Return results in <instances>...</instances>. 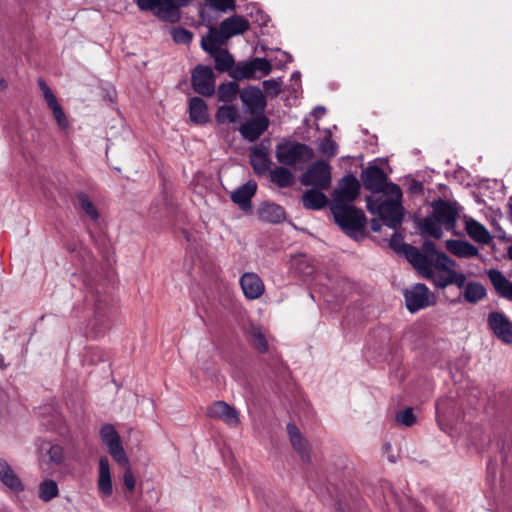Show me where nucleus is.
I'll list each match as a JSON object with an SVG mask.
<instances>
[{
	"label": "nucleus",
	"instance_id": "1",
	"mask_svg": "<svg viewBox=\"0 0 512 512\" xmlns=\"http://www.w3.org/2000/svg\"><path fill=\"white\" fill-rule=\"evenodd\" d=\"M385 193L390 198L378 203L376 207H374L371 198L368 197L367 207L370 212L377 213L385 225L396 229L401 225L404 217V208L401 204L403 194L400 187L395 183H389Z\"/></svg>",
	"mask_w": 512,
	"mask_h": 512
},
{
	"label": "nucleus",
	"instance_id": "39",
	"mask_svg": "<svg viewBox=\"0 0 512 512\" xmlns=\"http://www.w3.org/2000/svg\"><path fill=\"white\" fill-rule=\"evenodd\" d=\"M137 7L144 12H152L157 18L162 20L160 10L164 7L165 0H134Z\"/></svg>",
	"mask_w": 512,
	"mask_h": 512
},
{
	"label": "nucleus",
	"instance_id": "14",
	"mask_svg": "<svg viewBox=\"0 0 512 512\" xmlns=\"http://www.w3.org/2000/svg\"><path fill=\"white\" fill-rule=\"evenodd\" d=\"M362 182L365 189L374 193L384 192L387 190V176L378 166H369L361 174Z\"/></svg>",
	"mask_w": 512,
	"mask_h": 512
},
{
	"label": "nucleus",
	"instance_id": "26",
	"mask_svg": "<svg viewBox=\"0 0 512 512\" xmlns=\"http://www.w3.org/2000/svg\"><path fill=\"white\" fill-rule=\"evenodd\" d=\"M403 254L406 259L413 265V267L420 273L421 276L431 266V260L426 255L421 253L416 247L409 244L403 245Z\"/></svg>",
	"mask_w": 512,
	"mask_h": 512
},
{
	"label": "nucleus",
	"instance_id": "3",
	"mask_svg": "<svg viewBox=\"0 0 512 512\" xmlns=\"http://www.w3.org/2000/svg\"><path fill=\"white\" fill-rule=\"evenodd\" d=\"M275 156L278 162L288 166H295L310 161L314 153L305 144L286 142L277 145Z\"/></svg>",
	"mask_w": 512,
	"mask_h": 512
},
{
	"label": "nucleus",
	"instance_id": "55",
	"mask_svg": "<svg viewBox=\"0 0 512 512\" xmlns=\"http://www.w3.org/2000/svg\"><path fill=\"white\" fill-rule=\"evenodd\" d=\"M380 227H381V226H380V224H379V223H377V222H373V223L371 224V228H372V230H373V231H375V232H378V231L380 230Z\"/></svg>",
	"mask_w": 512,
	"mask_h": 512
},
{
	"label": "nucleus",
	"instance_id": "12",
	"mask_svg": "<svg viewBox=\"0 0 512 512\" xmlns=\"http://www.w3.org/2000/svg\"><path fill=\"white\" fill-rule=\"evenodd\" d=\"M38 85L40 90L42 91L43 97L53 113V116L57 122V125L60 129L66 130L69 127V121L65 112L63 111L61 105L58 103L56 96L46 84V82L42 79L38 80Z\"/></svg>",
	"mask_w": 512,
	"mask_h": 512
},
{
	"label": "nucleus",
	"instance_id": "28",
	"mask_svg": "<svg viewBox=\"0 0 512 512\" xmlns=\"http://www.w3.org/2000/svg\"><path fill=\"white\" fill-rule=\"evenodd\" d=\"M192 0H165L160 10L162 21L175 23L180 19V8L188 6Z\"/></svg>",
	"mask_w": 512,
	"mask_h": 512
},
{
	"label": "nucleus",
	"instance_id": "22",
	"mask_svg": "<svg viewBox=\"0 0 512 512\" xmlns=\"http://www.w3.org/2000/svg\"><path fill=\"white\" fill-rule=\"evenodd\" d=\"M217 29L226 41L234 35L246 32L249 29V22L242 16L234 15L222 21Z\"/></svg>",
	"mask_w": 512,
	"mask_h": 512
},
{
	"label": "nucleus",
	"instance_id": "56",
	"mask_svg": "<svg viewBox=\"0 0 512 512\" xmlns=\"http://www.w3.org/2000/svg\"><path fill=\"white\" fill-rule=\"evenodd\" d=\"M508 256L512 260V245L508 248Z\"/></svg>",
	"mask_w": 512,
	"mask_h": 512
},
{
	"label": "nucleus",
	"instance_id": "19",
	"mask_svg": "<svg viewBox=\"0 0 512 512\" xmlns=\"http://www.w3.org/2000/svg\"><path fill=\"white\" fill-rule=\"evenodd\" d=\"M287 433L293 449L299 454L301 460L305 463H309L311 461L310 445L300 430L296 425L288 423Z\"/></svg>",
	"mask_w": 512,
	"mask_h": 512
},
{
	"label": "nucleus",
	"instance_id": "18",
	"mask_svg": "<svg viewBox=\"0 0 512 512\" xmlns=\"http://www.w3.org/2000/svg\"><path fill=\"white\" fill-rule=\"evenodd\" d=\"M243 104L250 114H262L266 107V99L263 92L254 86H249L240 93Z\"/></svg>",
	"mask_w": 512,
	"mask_h": 512
},
{
	"label": "nucleus",
	"instance_id": "45",
	"mask_svg": "<svg viewBox=\"0 0 512 512\" xmlns=\"http://www.w3.org/2000/svg\"><path fill=\"white\" fill-rule=\"evenodd\" d=\"M205 2L209 7L221 12L235 9L234 0H205Z\"/></svg>",
	"mask_w": 512,
	"mask_h": 512
},
{
	"label": "nucleus",
	"instance_id": "31",
	"mask_svg": "<svg viewBox=\"0 0 512 512\" xmlns=\"http://www.w3.org/2000/svg\"><path fill=\"white\" fill-rule=\"evenodd\" d=\"M225 42V39L219 32L217 28H210L209 32L205 37L202 38L201 46L202 48L214 55L216 52L220 50V46Z\"/></svg>",
	"mask_w": 512,
	"mask_h": 512
},
{
	"label": "nucleus",
	"instance_id": "29",
	"mask_svg": "<svg viewBox=\"0 0 512 512\" xmlns=\"http://www.w3.org/2000/svg\"><path fill=\"white\" fill-rule=\"evenodd\" d=\"M189 116L196 124H205L209 121L208 109L205 101L199 97L191 98L189 102Z\"/></svg>",
	"mask_w": 512,
	"mask_h": 512
},
{
	"label": "nucleus",
	"instance_id": "54",
	"mask_svg": "<svg viewBox=\"0 0 512 512\" xmlns=\"http://www.w3.org/2000/svg\"><path fill=\"white\" fill-rule=\"evenodd\" d=\"M326 110L324 107L322 106H318L316 107L314 110H313V115L316 117V118H320L322 117L324 114H325Z\"/></svg>",
	"mask_w": 512,
	"mask_h": 512
},
{
	"label": "nucleus",
	"instance_id": "11",
	"mask_svg": "<svg viewBox=\"0 0 512 512\" xmlns=\"http://www.w3.org/2000/svg\"><path fill=\"white\" fill-rule=\"evenodd\" d=\"M360 184L354 175H347L343 177L338 188L334 192V202L348 203L353 202L359 195Z\"/></svg>",
	"mask_w": 512,
	"mask_h": 512
},
{
	"label": "nucleus",
	"instance_id": "43",
	"mask_svg": "<svg viewBox=\"0 0 512 512\" xmlns=\"http://www.w3.org/2000/svg\"><path fill=\"white\" fill-rule=\"evenodd\" d=\"M77 198L81 209L87 214V216L94 221L98 220V210L89 197L85 193H80Z\"/></svg>",
	"mask_w": 512,
	"mask_h": 512
},
{
	"label": "nucleus",
	"instance_id": "46",
	"mask_svg": "<svg viewBox=\"0 0 512 512\" xmlns=\"http://www.w3.org/2000/svg\"><path fill=\"white\" fill-rule=\"evenodd\" d=\"M395 420L406 427H410L416 422V417L413 413L412 408H406L403 411L396 414Z\"/></svg>",
	"mask_w": 512,
	"mask_h": 512
},
{
	"label": "nucleus",
	"instance_id": "4",
	"mask_svg": "<svg viewBox=\"0 0 512 512\" xmlns=\"http://www.w3.org/2000/svg\"><path fill=\"white\" fill-rule=\"evenodd\" d=\"M455 266L456 262L453 259L445 253H438L422 277L430 280L438 288H445L449 286L450 274L453 273Z\"/></svg>",
	"mask_w": 512,
	"mask_h": 512
},
{
	"label": "nucleus",
	"instance_id": "7",
	"mask_svg": "<svg viewBox=\"0 0 512 512\" xmlns=\"http://www.w3.org/2000/svg\"><path fill=\"white\" fill-rule=\"evenodd\" d=\"M406 307L411 313L436 303L435 295L425 284L418 283L404 292Z\"/></svg>",
	"mask_w": 512,
	"mask_h": 512
},
{
	"label": "nucleus",
	"instance_id": "32",
	"mask_svg": "<svg viewBox=\"0 0 512 512\" xmlns=\"http://www.w3.org/2000/svg\"><path fill=\"white\" fill-rule=\"evenodd\" d=\"M270 180L281 188L290 187L293 184L294 176L285 167H276L269 170Z\"/></svg>",
	"mask_w": 512,
	"mask_h": 512
},
{
	"label": "nucleus",
	"instance_id": "5",
	"mask_svg": "<svg viewBox=\"0 0 512 512\" xmlns=\"http://www.w3.org/2000/svg\"><path fill=\"white\" fill-rule=\"evenodd\" d=\"M271 71L272 65L267 59L256 57L251 61L235 64L230 71V77L235 80L258 78L268 75Z\"/></svg>",
	"mask_w": 512,
	"mask_h": 512
},
{
	"label": "nucleus",
	"instance_id": "8",
	"mask_svg": "<svg viewBox=\"0 0 512 512\" xmlns=\"http://www.w3.org/2000/svg\"><path fill=\"white\" fill-rule=\"evenodd\" d=\"M100 438L107 447L111 457L119 465H127L128 457L123 448L120 435L112 424H105L100 429Z\"/></svg>",
	"mask_w": 512,
	"mask_h": 512
},
{
	"label": "nucleus",
	"instance_id": "34",
	"mask_svg": "<svg viewBox=\"0 0 512 512\" xmlns=\"http://www.w3.org/2000/svg\"><path fill=\"white\" fill-rule=\"evenodd\" d=\"M489 279L497 292L506 297L512 282H509L507 278L499 270L492 269L488 272Z\"/></svg>",
	"mask_w": 512,
	"mask_h": 512
},
{
	"label": "nucleus",
	"instance_id": "16",
	"mask_svg": "<svg viewBox=\"0 0 512 512\" xmlns=\"http://www.w3.org/2000/svg\"><path fill=\"white\" fill-rule=\"evenodd\" d=\"M269 124V119L261 114L243 123L239 131L244 139L254 142L268 129Z\"/></svg>",
	"mask_w": 512,
	"mask_h": 512
},
{
	"label": "nucleus",
	"instance_id": "10",
	"mask_svg": "<svg viewBox=\"0 0 512 512\" xmlns=\"http://www.w3.org/2000/svg\"><path fill=\"white\" fill-rule=\"evenodd\" d=\"M191 82L194 91L203 96H211L215 91L214 72L208 66H196L192 72Z\"/></svg>",
	"mask_w": 512,
	"mask_h": 512
},
{
	"label": "nucleus",
	"instance_id": "37",
	"mask_svg": "<svg viewBox=\"0 0 512 512\" xmlns=\"http://www.w3.org/2000/svg\"><path fill=\"white\" fill-rule=\"evenodd\" d=\"M463 295L467 302L475 303L486 295V291L480 283L470 282L465 286Z\"/></svg>",
	"mask_w": 512,
	"mask_h": 512
},
{
	"label": "nucleus",
	"instance_id": "47",
	"mask_svg": "<svg viewBox=\"0 0 512 512\" xmlns=\"http://www.w3.org/2000/svg\"><path fill=\"white\" fill-rule=\"evenodd\" d=\"M281 81L276 79L265 80L262 85L267 96L276 97L281 92Z\"/></svg>",
	"mask_w": 512,
	"mask_h": 512
},
{
	"label": "nucleus",
	"instance_id": "38",
	"mask_svg": "<svg viewBox=\"0 0 512 512\" xmlns=\"http://www.w3.org/2000/svg\"><path fill=\"white\" fill-rule=\"evenodd\" d=\"M239 113L236 107L224 105L219 107L216 113V119L219 123L229 124L235 123L238 119Z\"/></svg>",
	"mask_w": 512,
	"mask_h": 512
},
{
	"label": "nucleus",
	"instance_id": "20",
	"mask_svg": "<svg viewBox=\"0 0 512 512\" xmlns=\"http://www.w3.org/2000/svg\"><path fill=\"white\" fill-rule=\"evenodd\" d=\"M240 285L246 298L255 300L260 298L264 291L265 286L261 278L252 272L244 273L240 278Z\"/></svg>",
	"mask_w": 512,
	"mask_h": 512
},
{
	"label": "nucleus",
	"instance_id": "53",
	"mask_svg": "<svg viewBox=\"0 0 512 512\" xmlns=\"http://www.w3.org/2000/svg\"><path fill=\"white\" fill-rule=\"evenodd\" d=\"M403 245H404V243H402V237L399 234L394 233L390 240V246L394 249L401 246L402 247L401 250L403 251Z\"/></svg>",
	"mask_w": 512,
	"mask_h": 512
},
{
	"label": "nucleus",
	"instance_id": "44",
	"mask_svg": "<svg viewBox=\"0 0 512 512\" xmlns=\"http://www.w3.org/2000/svg\"><path fill=\"white\" fill-rule=\"evenodd\" d=\"M252 166L258 174H264L269 171V160L261 151H254L251 159Z\"/></svg>",
	"mask_w": 512,
	"mask_h": 512
},
{
	"label": "nucleus",
	"instance_id": "33",
	"mask_svg": "<svg viewBox=\"0 0 512 512\" xmlns=\"http://www.w3.org/2000/svg\"><path fill=\"white\" fill-rule=\"evenodd\" d=\"M442 227H444L443 224L434 215V213H432L424 219L422 224V232L430 237L439 239L443 235Z\"/></svg>",
	"mask_w": 512,
	"mask_h": 512
},
{
	"label": "nucleus",
	"instance_id": "25",
	"mask_svg": "<svg viewBox=\"0 0 512 512\" xmlns=\"http://www.w3.org/2000/svg\"><path fill=\"white\" fill-rule=\"evenodd\" d=\"M257 190V184L254 181H248L247 183L238 187L232 194L231 199L241 209L247 210L251 208V198L254 196Z\"/></svg>",
	"mask_w": 512,
	"mask_h": 512
},
{
	"label": "nucleus",
	"instance_id": "23",
	"mask_svg": "<svg viewBox=\"0 0 512 512\" xmlns=\"http://www.w3.org/2000/svg\"><path fill=\"white\" fill-rule=\"evenodd\" d=\"M97 486L102 498H108L113 493V484L110 471V464L107 457L103 456L99 460Z\"/></svg>",
	"mask_w": 512,
	"mask_h": 512
},
{
	"label": "nucleus",
	"instance_id": "57",
	"mask_svg": "<svg viewBox=\"0 0 512 512\" xmlns=\"http://www.w3.org/2000/svg\"><path fill=\"white\" fill-rule=\"evenodd\" d=\"M441 405H442V402H440V401H438V402L436 403V410H437V411H440V409H441Z\"/></svg>",
	"mask_w": 512,
	"mask_h": 512
},
{
	"label": "nucleus",
	"instance_id": "35",
	"mask_svg": "<svg viewBox=\"0 0 512 512\" xmlns=\"http://www.w3.org/2000/svg\"><path fill=\"white\" fill-rule=\"evenodd\" d=\"M59 494L57 483L52 479H45L39 484L38 496L44 502H49Z\"/></svg>",
	"mask_w": 512,
	"mask_h": 512
},
{
	"label": "nucleus",
	"instance_id": "30",
	"mask_svg": "<svg viewBox=\"0 0 512 512\" xmlns=\"http://www.w3.org/2000/svg\"><path fill=\"white\" fill-rule=\"evenodd\" d=\"M321 189H309L302 195V204L308 210H320L324 208L328 199Z\"/></svg>",
	"mask_w": 512,
	"mask_h": 512
},
{
	"label": "nucleus",
	"instance_id": "24",
	"mask_svg": "<svg viewBox=\"0 0 512 512\" xmlns=\"http://www.w3.org/2000/svg\"><path fill=\"white\" fill-rule=\"evenodd\" d=\"M257 214L261 221L272 224L281 223L286 218L284 208L272 202L262 203L257 210Z\"/></svg>",
	"mask_w": 512,
	"mask_h": 512
},
{
	"label": "nucleus",
	"instance_id": "15",
	"mask_svg": "<svg viewBox=\"0 0 512 512\" xmlns=\"http://www.w3.org/2000/svg\"><path fill=\"white\" fill-rule=\"evenodd\" d=\"M488 325L501 341L506 344H512V323L504 314L499 312L490 313Z\"/></svg>",
	"mask_w": 512,
	"mask_h": 512
},
{
	"label": "nucleus",
	"instance_id": "41",
	"mask_svg": "<svg viewBox=\"0 0 512 512\" xmlns=\"http://www.w3.org/2000/svg\"><path fill=\"white\" fill-rule=\"evenodd\" d=\"M250 334L254 343V346L261 352L265 353L268 351V342L263 329L260 326H252Z\"/></svg>",
	"mask_w": 512,
	"mask_h": 512
},
{
	"label": "nucleus",
	"instance_id": "51",
	"mask_svg": "<svg viewBox=\"0 0 512 512\" xmlns=\"http://www.w3.org/2000/svg\"><path fill=\"white\" fill-rule=\"evenodd\" d=\"M466 276L463 273L457 272L455 269L450 274L449 285H456L458 288L465 287Z\"/></svg>",
	"mask_w": 512,
	"mask_h": 512
},
{
	"label": "nucleus",
	"instance_id": "36",
	"mask_svg": "<svg viewBox=\"0 0 512 512\" xmlns=\"http://www.w3.org/2000/svg\"><path fill=\"white\" fill-rule=\"evenodd\" d=\"M213 56L215 59V68L218 71H228L230 73L231 69H233V67L235 66L234 59L227 50L220 49Z\"/></svg>",
	"mask_w": 512,
	"mask_h": 512
},
{
	"label": "nucleus",
	"instance_id": "40",
	"mask_svg": "<svg viewBox=\"0 0 512 512\" xmlns=\"http://www.w3.org/2000/svg\"><path fill=\"white\" fill-rule=\"evenodd\" d=\"M239 92V86L236 82H228L218 87L219 100L223 102H232Z\"/></svg>",
	"mask_w": 512,
	"mask_h": 512
},
{
	"label": "nucleus",
	"instance_id": "50",
	"mask_svg": "<svg viewBox=\"0 0 512 512\" xmlns=\"http://www.w3.org/2000/svg\"><path fill=\"white\" fill-rule=\"evenodd\" d=\"M320 150L325 155L334 156L337 153V144L331 139H325L320 144Z\"/></svg>",
	"mask_w": 512,
	"mask_h": 512
},
{
	"label": "nucleus",
	"instance_id": "6",
	"mask_svg": "<svg viewBox=\"0 0 512 512\" xmlns=\"http://www.w3.org/2000/svg\"><path fill=\"white\" fill-rule=\"evenodd\" d=\"M331 181V167L324 160L312 164L301 176V183L304 186H313L321 190L329 189Z\"/></svg>",
	"mask_w": 512,
	"mask_h": 512
},
{
	"label": "nucleus",
	"instance_id": "17",
	"mask_svg": "<svg viewBox=\"0 0 512 512\" xmlns=\"http://www.w3.org/2000/svg\"><path fill=\"white\" fill-rule=\"evenodd\" d=\"M461 219L470 239L481 245L490 244L492 235L483 224L468 215H463Z\"/></svg>",
	"mask_w": 512,
	"mask_h": 512
},
{
	"label": "nucleus",
	"instance_id": "21",
	"mask_svg": "<svg viewBox=\"0 0 512 512\" xmlns=\"http://www.w3.org/2000/svg\"><path fill=\"white\" fill-rule=\"evenodd\" d=\"M0 482L12 492L18 494L25 490V485L11 465L0 458Z\"/></svg>",
	"mask_w": 512,
	"mask_h": 512
},
{
	"label": "nucleus",
	"instance_id": "27",
	"mask_svg": "<svg viewBox=\"0 0 512 512\" xmlns=\"http://www.w3.org/2000/svg\"><path fill=\"white\" fill-rule=\"evenodd\" d=\"M446 249L459 258H474L479 256L478 248L465 240L450 239L446 241Z\"/></svg>",
	"mask_w": 512,
	"mask_h": 512
},
{
	"label": "nucleus",
	"instance_id": "2",
	"mask_svg": "<svg viewBox=\"0 0 512 512\" xmlns=\"http://www.w3.org/2000/svg\"><path fill=\"white\" fill-rule=\"evenodd\" d=\"M331 212L335 219V222L349 235L355 236L363 230L366 217L364 212L356 207L336 202L331 206Z\"/></svg>",
	"mask_w": 512,
	"mask_h": 512
},
{
	"label": "nucleus",
	"instance_id": "42",
	"mask_svg": "<svg viewBox=\"0 0 512 512\" xmlns=\"http://www.w3.org/2000/svg\"><path fill=\"white\" fill-rule=\"evenodd\" d=\"M43 451L46 452V454L49 457V460L56 465L61 464L64 460L63 448L59 445L44 443L41 446V452Z\"/></svg>",
	"mask_w": 512,
	"mask_h": 512
},
{
	"label": "nucleus",
	"instance_id": "48",
	"mask_svg": "<svg viewBox=\"0 0 512 512\" xmlns=\"http://www.w3.org/2000/svg\"><path fill=\"white\" fill-rule=\"evenodd\" d=\"M121 466L125 468V472H124V475H123L124 486L129 491H133L135 486H136V479H135V477L133 475V472H132V469H131V466H130V461L128 460V464L127 465H121Z\"/></svg>",
	"mask_w": 512,
	"mask_h": 512
},
{
	"label": "nucleus",
	"instance_id": "13",
	"mask_svg": "<svg viewBox=\"0 0 512 512\" xmlns=\"http://www.w3.org/2000/svg\"><path fill=\"white\" fill-rule=\"evenodd\" d=\"M207 415L210 418L222 420L231 427H236L240 423L237 410L224 401H216L208 406Z\"/></svg>",
	"mask_w": 512,
	"mask_h": 512
},
{
	"label": "nucleus",
	"instance_id": "49",
	"mask_svg": "<svg viewBox=\"0 0 512 512\" xmlns=\"http://www.w3.org/2000/svg\"><path fill=\"white\" fill-rule=\"evenodd\" d=\"M173 40L176 43H189L192 40V33L184 28L174 29L172 32Z\"/></svg>",
	"mask_w": 512,
	"mask_h": 512
},
{
	"label": "nucleus",
	"instance_id": "9",
	"mask_svg": "<svg viewBox=\"0 0 512 512\" xmlns=\"http://www.w3.org/2000/svg\"><path fill=\"white\" fill-rule=\"evenodd\" d=\"M462 207L457 202L438 200L433 203V213L444 228L454 231Z\"/></svg>",
	"mask_w": 512,
	"mask_h": 512
},
{
	"label": "nucleus",
	"instance_id": "52",
	"mask_svg": "<svg viewBox=\"0 0 512 512\" xmlns=\"http://www.w3.org/2000/svg\"><path fill=\"white\" fill-rule=\"evenodd\" d=\"M423 250L427 255H437L439 252H436V248L433 242L425 241L423 243Z\"/></svg>",
	"mask_w": 512,
	"mask_h": 512
}]
</instances>
